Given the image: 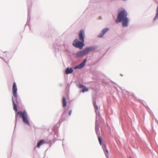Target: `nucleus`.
Instances as JSON below:
<instances>
[{
    "instance_id": "nucleus-1",
    "label": "nucleus",
    "mask_w": 158,
    "mask_h": 158,
    "mask_svg": "<svg viewBox=\"0 0 158 158\" xmlns=\"http://www.w3.org/2000/svg\"><path fill=\"white\" fill-rule=\"evenodd\" d=\"M127 14L124 9L119 11L117 18L115 20V22L118 23L122 21V24L123 27L127 26L128 23V19L127 17Z\"/></svg>"
},
{
    "instance_id": "nucleus-2",
    "label": "nucleus",
    "mask_w": 158,
    "mask_h": 158,
    "mask_svg": "<svg viewBox=\"0 0 158 158\" xmlns=\"http://www.w3.org/2000/svg\"><path fill=\"white\" fill-rule=\"evenodd\" d=\"M85 36L84 31L83 30H80L79 33V38L81 41H79L77 39H76L73 42V45L76 48H79L80 49H82L84 46V42Z\"/></svg>"
},
{
    "instance_id": "nucleus-3",
    "label": "nucleus",
    "mask_w": 158,
    "mask_h": 158,
    "mask_svg": "<svg viewBox=\"0 0 158 158\" xmlns=\"http://www.w3.org/2000/svg\"><path fill=\"white\" fill-rule=\"evenodd\" d=\"M18 115L22 118L23 122L29 125L30 123L28 120L27 115L26 112L24 111H18L16 114L15 116L16 120H17V118Z\"/></svg>"
},
{
    "instance_id": "nucleus-4",
    "label": "nucleus",
    "mask_w": 158,
    "mask_h": 158,
    "mask_svg": "<svg viewBox=\"0 0 158 158\" xmlns=\"http://www.w3.org/2000/svg\"><path fill=\"white\" fill-rule=\"evenodd\" d=\"M12 93L13 96L15 97V100L16 101L17 103L18 102L17 101V89L16 87V85L15 82L13 83L12 86Z\"/></svg>"
},
{
    "instance_id": "nucleus-5",
    "label": "nucleus",
    "mask_w": 158,
    "mask_h": 158,
    "mask_svg": "<svg viewBox=\"0 0 158 158\" xmlns=\"http://www.w3.org/2000/svg\"><path fill=\"white\" fill-rule=\"evenodd\" d=\"M94 48L92 47H89L85 48L83 50L85 55H86L90 52L94 50Z\"/></svg>"
},
{
    "instance_id": "nucleus-6",
    "label": "nucleus",
    "mask_w": 158,
    "mask_h": 158,
    "mask_svg": "<svg viewBox=\"0 0 158 158\" xmlns=\"http://www.w3.org/2000/svg\"><path fill=\"white\" fill-rule=\"evenodd\" d=\"M86 61V59H85L84 60L83 62L79 64L78 65L76 66L75 67V69H80L83 67V66L85 65V64Z\"/></svg>"
},
{
    "instance_id": "nucleus-7",
    "label": "nucleus",
    "mask_w": 158,
    "mask_h": 158,
    "mask_svg": "<svg viewBox=\"0 0 158 158\" xmlns=\"http://www.w3.org/2000/svg\"><path fill=\"white\" fill-rule=\"evenodd\" d=\"M109 30V28H107L104 29L102 31V33L98 36V37H102L104 34Z\"/></svg>"
},
{
    "instance_id": "nucleus-8",
    "label": "nucleus",
    "mask_w": 158,
    "mask_h": 158,
    "mask_svg": "<svg viewBox=\"0 0 158 158\" xmlns=\"http://www.w3.org/2000/svg\"><path fill=\"white\" fill-rule=\"evenodd\" d=\"M73 72V69L72 68H67L65 71L66 74H68L72 73Z\"/></svg>"
},
{
    "instance_id": "nucleus-9",
    "label": "nucleus",
    "mask_w": 158,
    "mask_h": 158,
    "mask_svg": "<svg viewBox=\"0 0 158 158\" xmlns=\"http://www.w3.org/2000/svg\"><path fill=\"white\" fill-rule=\"evenodd\" d=\"M84 55H85L84 52L83 51V50H82L81 51L79 52H78L77 53V54L76 55V56L77 57H80L83 56Z\"/></svg>"
},
{
    "instance_id": "nucleus-10",
    "label": "nucleus",
    "mask_w": 158,
    "mask_h": 158,
    "mask_svg": "<svg viewBox=\"0 0 158 158\" xmlns=\"http://www.w3.org/2000/svg\"><path fill=\"white\" fill-rule=\"evenodd\" d=\"M12 101L13 104V109L14 110H15V112H16L17 111V108L16 105L15 103V101L14 100V99L13 97H12Z\"/></svg>"
},
{
    "instance_id": "nucleus-11",
    "label": "nucleus",
    "mask_w": 158,
    "mask_h": 158,
    "mask_svg": "<svg viewBox=\"0 0 158 158\" xmlns=\"http://www.w3.org/2000/svg\"><path fill=\"white\" fill-rule=\"evenodd\" d=\"M45 143L44 141V140L42 139L37 144V147L39 148L41 145Z\"/></svg>"
},
{
    "instance_id": "nucleus-12",
    "label": "nucleus",
    "mask_w": 158,
    "mask_h": 158,
    "mask_svg": "<svg viewBox=\"0 0 158 158\" xmlns=\"http://www.w3.org/2000/svg\"><path fill=\"white\" fill-rule=\"evenodd\" d=\"M62 103L63 107H65L67 105L66 99L64 97H63L62 98Z\"/></svg>"
},
{
    "instance_id": "nucleus-13",
    "label": "nucleus",
    "mask_w": 158,
    "mask_h": 158,
    "mask_svg": "<svg viewBox=\"0 0 158 158\" xmlns=\"http://www.w3.org/2000/svg\"><path fill=\"white\" fill-rule=\"evenodd\" d=\"M157 19H158V6L157 7V8L156 13V16L155 18L154 19V20L155 21Z\"/></svg>"
},
{
    "instance_id": "nucleus-14",
    "label": "nucleus",
    "mask_w": 158,
    "mask_h": 158,
    "mask_svg": "<svg viewBox=\"0 0 158 158\" xmlns=\"http://www.w3.org/2000/svg\"><path fill=\"white\" fill-rule=\"evenodd\" d=\"M88 91V89L86 88L85 86L83 88L82 92H85Z\"/></svg>"
},
{
    "instance_id": "nucleus-15",
    "label": "nucleus",
    "mask_w": 158,
    "mask_h": 158,
    "mask_svg": "<svg viewBox=\"0 0 158 158\" xmlns=\"http://www.w3.org/2000/svg\"><path fill=\"white\" fill-rule=\"evenodd\" d=\"M94 107L96 110H97L98 109V106L96 105V103L95 102H94Z\"/></svg>"
},
{
    "instance_id": "nucleus-16",
    "label": "nucleus",
    "mask_w": 158,
    "mask_h": 158,
    "mask_svg": "<svg viewBox=\"0 0 158 158\" xmlns=\"http://www.w3.org/2000/svg\"><path fill=\"white\" fill-rule=\"evenodd\" d=\"M98 141H99V143L101 145H102V140H101V139L100 138V137L99 136H98Z\"/></svg>"
},
{
    "instance_id": "nucleus-17",
    "label": "nucleus",
    "mask_w": 158,
    "mask_h": 158,
    "mask_svg": "<svg viewBox=\"0 0 158 158\" xmlns=\"http://www.w3.org/2000/svg\"><path fill=\"white\" fill-rule=\"evenodd\" d=\"M102 148H103V150L104 151H105V150H106V145H105V144H104L102 146Z\"/></svg>"
},
{
    "instance_id": "nucleus-18",
    "label": "nucleus",
    "mask_w": 158,
    "mask_h": 158,
    "mask_svg": "<svg viewBox=\"0 0 158 158\" xmlns=\"http://www.w3.org/2000/svg\"><path fill=\"white\" fill-rule=\"evenodd\" d=\"M84 86H85L84 85H80L79 87L80 88H83Z\"/></svg>"
},
{
    "instance_id": "nucleus-19",
    "label": "nucleus",
    "mask_w": 158,
    "mask_h": 158,
    "mask_svg": "<svg viewBox=\"0 0 158 158\" xmlns=\"http://www.w3.org/2000/svg\"><path fill=\"white\" fill-rule=\"evenodd\" d=\"M71 113H72V110H70L69 112V116H70L71 115Z\"/></svg>"
},
{
    "instance_id": "nucleus-20",
    "label": "nucleus",
    "mask_w": 158,
    "mask_h": 158,
    "mask_svg": "<svg viewBox=\"0 0 158 158\" xmlns=\"http://www.w3.org/2000/svg\"><path fill=\"white\" fill-rule=\"evenodd\" d=\"M105 151H106V152L107 154L108 153V152H109L108 151V150L107 149V148L106 149V150H105Z\"/></svg>"
},
{
    "instance_id": "nucleus-21",
    "label": "nucleus",
    "mask_w": 158,
    "mask_h": 158,
    "mask_svg": "<svg viewBox=\"0 0 158 158\" xmlns=\"http://www.w3.org/2000/svg\"><path fill=\"white\" fill-rule=\"evenodd\" d=\"M129 158H131V157H130Z\"/></svg>"
}]
</instances>
